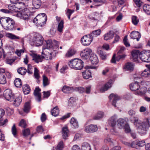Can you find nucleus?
Masks as SVG:
<instances>
[{"label":"nucleus","instance_id":"obj_4","mask_svg":"<svg viewBox=\"0 0 150 150\" xmlns=\"http://www.w3.org/2000/svg\"><path fill=\"white\" fill-rule=\"evenodd\" d=\"M83 61L79 59H74L71 60L69 62V66L72 69L80 70L83 67Z\"/></svg>","mask_w":150,"mask_h":150},{"label":"nucleus","instance_id":"obj_62","mask_svg":"<svg viewBox=\"0 0 150 150\" xmlns=\"http://www.w3.org/2000/svg\"><path fill=\"white\" fill-rule=\"evenodd\" d=\"M127 36L126 35L124 37L123 41L124 44L126 46V47H128L130 46V44L129 42L127 41Z\"/></svg>","mask_w":150,"mask_h":150},{"label":"nucleus","instance_id":"obj_33","mask_svg":"<svg viewBox=\"0 0 150 150\" xmlns=\"http://www.w3.org/2000/svg\"><path fill=\"white\" fill-rule=\"evenodd\" d=\"M6 36L8 38L11 40H19L20 38L18 36L10 33H8L6 34Z\"/></svg>","mask_w":150,"mask_h":150},{"label":"nucleus","instance_id":"obj_19","mask_svg":"<svg viewBox=\"0 0 150 150\" xmlns=\"http://www.w3.org/2000/svg\"><path fill=\"white\" fill-rule=\"evenodd\" d=\"M11 131L12 133L15 137L17 138H18L19 131L15 124H13L11 129Z\"/></svg>","mask_w":150,"mask_h":150},{"label":"nucleus","instance_id":"obj_16","mask_svg":"<svg viewBox=\"0 0 150 150\" xmlns=\"http://www.w3.org/2000/svg\"><path fill=\"white\" fill-rule=\"evenodd\" d=\"M109 98L110 100L112 99V105L116 107V102L120 100V98L117 94L111 93L109 96Z\"/></svg>","mask_w":150,"mask_h":150},{"label":"nucleus","instance_id":"obj_46","mask_svg":"<svg viewBox=\"0 0 150 150\" xmlns=\"http://www.w3.org/2000/svg\"><path fill=\"white\" fill-rule=\"evenodd\" d=\"M8 8L10 12V13H13L14 12H16L18 11L17 9L18 8H16L15 5H9L8 6Z\"/></svg>","mask_w":150,"mask_h":150},{"label":"nucleus","instance_id":"obj_23","mask_svg":"<svg viewBox=\"0 0 150 150\" xmlns=\"http://www.w3.org/2000/svg\"><path fill=\"white\" fill-rule=\"evenodd\" d=\"M140 53L139 50H134L132 52V57L134 61L136 62L138 60V59L139 58Z\"/></svg>","mask_w":150,"mask_h":150},{"label":"nucleus","instance_id":"obj_57","mask_svg":"<svg viewBox=\"0 0 150 150\" xmlns=\"http://www.w3.org/2000/svg\"><path fill=\"white\" fill-rule=\"evenodd\" d=\"M132 23L135 25H137L139 22V20L137 19V17L135 16H133L132 18Z\"/></svg>","mask_w":150,"mask_h":150},{"label":"nucleus","instance_id":"obj_42","mask_svg":"<svg viewBox=\"0 0 150 150\" xmlns=\"http://www.w3.org/2000/svg\"><path fill=\"white\" fill-rule=\"evenodd\" d=\"M143 8L144 11L147 15H150V5L145 4L144 5Z\"/></svg>","mask_w":150,"mask_h":150},{"label":"nucleus","instance_id":"obj_10","mask_svg":"<svg viewBox=\"0 0 150 150\" xmlns=\"http://www.w3.org/2000/svg\"><path fill=\"white\" fill-rule=\"evenodd\" d=\"M4 96L7 100L10 102L13 101L15 99L14 94L12 91L10 89H6L4 91L3 93Z\"/></svg>","mask_w":150,"mask_h":150},{"label":"nucleus","instance_id":"obj_28","mask_svg":"<svg viewBox=\"0 0 150 150\" xmlns=\"http://www.w3.org/2000/svg\"><path fill=\"white\" fill-rule=\"evenodd\" d=\"M91 71L89 69H86L82 72L83 78L85 79H88L91 77Z\"/></svg>","mask_w":150,"mask_h":150},{"label":"nucleus","instance_id":"obj_58","mask_svg":"<svg viewBox=\"0 0 150 150\" xmlns=\"http://www.w3.org/2000/svg\"><path fill=\"white\" fill-rule=\"evenodd\" d=\"M36 131L38 133H42L44 131L42 126L41 125L37 127Z\"/></svg>","mask_w":150,"mask_h":150},{"label":"nucleus","instance_id":"obj_6","mask_svg":"<svg viewBox=\"0 0 150 150\" xmlns=\"http://www.w3.org/2000/svg\"><path fill=\"white\" fill-rule=\"evenodd\" d=\"M20 11H22L21 12H18L16 15L17 17H19L21 19H24L25 20H28L29 19L30 16L31 14V12L30 10L28 9L24 8L19 7L18 8Z\"/></svg>","mask_w":150,"mask_h":150},{"label":"nucleus","instance_id":"obj_14","mask_svg":"<svg viewBox=\"0 0 150 150\" xmlns=\"http://www.w3.org/2000/svg\"><path fill=\"white\" fill-rule=\"evenodd\" d=\"M98 129V128L96 125L91 124L85 127L84 131L87 133H93L96 132Z\"/></svg>","mask_w":150,"mask_h":150},{"label":"nucleus","instance_id":"obj_24","mask_svg":"<svg viewBox=\"0 0 150 150\" xmlns=\"http://www.w3.org/2000/svg\"><path fill=\"white\" fill-rule=\"evenodd\" d=\"M134 66V64L133 63L128 62L125 64L124 67V69L127 71H131L133 70Z\"/></svg>","mask_w":150,"mask_h":150},{"label":"nucleus","instance_id":"obj_15","mask_svg":"<svg viewBox=\"0 0 150 150\" xmlns=\"http://www.w3.org/2000/svg\"><path fill=\"white\" fill-rule=\"evenodd\" d=\"M56 20L58 23L57 30L59 32L61 33L63 30L64 21L62 19L61 17L58 16L56 17Z\"/></svg>","mask_w":150,"mask_h":150},{"label":"nucleus","instance_id":"obj_29","mask_svg":"<svg viewBox=\"0 0 150 150\" xmlns=\"http://www.w3.org/2000/svg\"><path fill=\"white\" fill-rule=\"evenodd\" d=\"M112 80H110L109 81L106 83L100 89L101 92L107 91L109 88L111 86V83L112 82Z\"/></svg>","mask_w":150,"mask_h":150},{"label":"nucleus","instance_id":"obj_40","mask_svg":"<svg viewBox=\"0 0 150 150\" xmlns=\"http://www.w3.org/2000/svg\"><path fill=\"white\" fill-rule=\"evenodd\" d=\"M13 104L16 106L19 105L22 100V97L18 96L16 97L15 100H14Z\"/></svg>","mask_w":150,"mask_h":150},{"label":"nucleus","instance_id":"obj_3","mask_svg":"<svg viewBox=\"0 0 150 150\" xmlns=\"http://www.w3.org/2000/svg\"><path fill=\"white\" fill-rule=\"evenodd\" d=\"M53 53V52L49 53V55H47L42 52V54L45 55L44 56L35 53V52L32 51L30 53V55L32 57V60L36 63H39L42 62L45 57L47 58V59H52V57L54 56Z\"/></svg>","mask_w":150,"mask_h":150},{"label":"nucleus","instance_id":"obj_47","mask_svg":"<svg viewBox=\"0 0 150 150\" xmlns=\"http://www.w3.org/2000/svg\"><path fill=\"white\" fill-rule=\"evenodd\" d=\"M103 113L101 111L98 112V113L94 117L93 119L95 120H98L102 118L103 116Z\"/></svg>","mask_w":150,"mask_h":150},{"label":"nucleus","instance_id":"obj_8","mask_svg":"<svg viewBox=\"0 0 150 150\" xmlns=\"http://www.w3.org/2000/svg\"><path fill=\"white\" fill-rule=\"evenodd\" d=\"M31 108V102L29 101L25 102L22 109H19L18 110L20 115L23 116H25L30 112Z\"/></svg>","mask_w":150,"mask_h":150},{"label":"nucleus","instance_id":"obj_61","mask_svg":"<svg viewBox=\"0 0 150 150\" xmlns=\"http://www.w3.org/2000/svg\"><path fill=\"white\" fill-rule=\"evenodd\" d=\"M99 54L100 58L102 59H105L106 58V54L102 51L100 50L99 52Z\"/></svg>","mask_w":150,"mask_h":150},{"label":"nucleus","instance_id":"obj_11","mask_svg":"<svg viewBox=\"0 0 150 150\" xmlns=\"http://www.w3.org/2000/svg\"><path fill=\"white\" fill-rule=\"evenodd\" d=\"M92 52V51L91 49L86 48L81 52L80 53V56L82 59L87 60L89 58Z\"/></svg>","mask_w":150,"mask_h":150},{"label":"nucleus","instance_id":"obj_49","mask_svg":"<svg viewBox=\"0 0 150 150\" xmlns=\"http://www.w3.org/2000/svg\"><path fill=\"white\" fill-rule=\"evenodd\" d=\"M64 143L62 141L60 142L57 145L56 147L55 148L57 150H62L64 148Z\"/></svg>","mask_w":150,"mask_h":150},{"label":"nucleus","instance_id":"obj_25","mask_svg":"<svg viewBox=\"0 0 150 150\" xmlns=\"http://www.w3.org/2000/svg\"><path fill=\"white\" fill-rule=\"evenodd\" d=\"M90 59L92 64H97L98 62V59L97 55L95 54H91Z\"/></svg>","mask_w":150,"mask_h":150},{"label":"nucleus","instance_id":"obj_56","mask_svg":"<svg viewBox=\"0 0 150 150\" xmlns=\"http://www.w3.org/2000/svg\"><path fill=\"white\" fill-rule=\"evenodd\" d=\"M6 112L8 115L11 116L14 113V111L13 109L8 107L6 109Z\"/></svg>","mask_w":150,"mask_h":150},{"label":"nucleus","instance_id":"obj_13","mask_svg":"<svg viewBox=\"0 0 150 150\" xmlns=\"http://www.w3.org/2000/svg\"><path fill=\"white\" fill-rule=\"evenodd\" d=\"M139 58L145 62H150V52H146L141 53L139 55Z\"/></svg>","mask_w":150,"mask_h":150},{"label":"nucleus","instance_id":"obj_34","mask_svg":"<svg viewBox=\"0 0 150 150\" xmlns=\"http://www.w3.org/2000/svg\"><path fill=\"white\" fill-rule=\"evenodd\" d=\"M17 71L19 74L22 75H24L27 72V70L24 67H20L17 69Z\"/></svg>","mask_w":150,"mask_h":150},{"label":"nucleus","instance_id":"obj_27","mask_svg":"<svg viewBox=\"0 0 150 150\" xmlns=\"http://www.w3.org/2000/svg\"><path fill=\"white\" fill-rule=\"evenodd\" d=\"M34 76L35 78L37 79V83H39L40 82V76L39 71L38 68L36 67L34 68Z\"/></svg>","mask_w":150,"mask_h":150},{"label":"nucleus","instance_id":"obj_41","mask_svg":"<svg viewBox=\"0 0 150 150\" xmlns=\"http://www.w3.org/2000/svg\"><path fill=\"white\" fill-rule=\"evenodd\" d=\"M53 46V44L51 40H48L47 41L45 45V49H49L52 48Z\"/></svg>","mask_w":150,"mask_h":150},{"label":"nucleus","instance_id":"obj_53","mask_svg":"<svg viewBox=\"0 0 150 150\" xmlns=\"http://www.w3.org/2000/svg\"><path fill=\"white\" fill-rule=\"evenodd\" d=\"M42 93H43V96L42 97L43 98H47L50 95L51 91L49 90L47 91H43Z\"/></svg>","mask_w":150,"mask_h":150},{"label":"nucleus","instance_id":"obj_21","mask_svg":"<svg viewBox=\"0 0 150 150\" xmlns=\"http://www.w3.org/2000/svg\"><path fill=\"white\" fill-rule=\"evenodd\" d=\"M130 89L132 91H135L139 90L140 88V86L139 82L136 81L131 83L129 85Z\"/></svg>","mask_w":150,"mask_h":150},{"label":"nucleus","instance_id":"obj_45","mask_svg":"<svg viewBox=\"0 0 150 150\" xmlns=\"http://www.w3.org/2000/svg\"><path fill=\"white\" fill-rule=\"evenodd\" d=\"M101 30L100 29L97 30L92 31V33L90 34L93 39V37H96L98 35H99L100 33Z\"/></svg>","mask_w":150,"mask_h":150},{"label":"nucleus","instance_id":"obj_44","mask_svg":"<svg viewBox=\"0 0 150 150\" xmlns=\"http://www.w3.org/2000/svg\"><path fill=\"white\" fill-rule=\"evenodd\" d=\"M70 123L75 127H78L79 126V124L77 120L74 118L72 117L71 119Z\"/></svg>","mask_w":150,"mask_h":150},{"label":"nucleus","instance_id":"obj_26","mask_svg":"<svg viewBox=\"0 0 150 150\" xmlns=\"http://www.w3.org/2000/svg\"><path fill=\"white\" fill-rule=\"evenodd\" d=\"M42 83L43 86L45 87L48 86L50 84V80L48 79L47 76L45 74H44L42 76Z\"/></svg>","mask_w":150,"mask_h":150},{"label":"nucleus","instance_id":"obj_51","mask_svg":"<svg viewBox=\"0 0 150 150\" xmlns=\"http://www.w3.org/2000/svg\"><path fill=\"white\" fill-rule=\"evenodd\" d=\"M27 66V72L29 74H32L33 72V66L30 64H28Z\"/></svg>","mask_w":150,"mask_h":150},{"label":"nucleus","instance_id":"obj_43","mask_svg":"<svg viewBox=\"0 0 150 150\" xmlns=\"http://www.w3.org/2000/svg\"><path fill=\"white\" fill-rule=\"evenodd\" d=\"M23 135L24 137H27L30 134V131L29 128L24 129L22 131Z\"/></svg>","mask_w":150,"mask_h":150},{"label":"nucleus","instance_id":"obj_52","mask_svg":"<svg viewBox=\"0 0 150 150\" xmlns=\"http://www.w3.org/2000/svg\"><path fill=\"white\" fill-rule=\"evenodd\" d=\"M75 53V51L74 49H70L68 50L66 53V56L71 57L74 55Z\"/></svg>","mask_w":150,"mask_h":150},{"label":"nucleus","instance_id":"obj_2","mask_svg":"<svg viewBox=\"0 0 150 150\" xmlns=\"http://www.w3.org/2000/svg\"><path fill=\"white\" fill-rule=\"evenodd\" d=\"M131 121L137 128L138 132L142 134H145L149 127H150L149 120L147 118L142 122L137 117H134L133 120H131Z\"/></svg>","mask_w":150,"mask_h":150},{"label":"nucleus","instance_id":"obj_7","mask_svg":"<svg viewBox=\"0 0 150 150\" xmlns=\"http://www.w3.org/2000/svg\"><path fill=\"white\" fill-rule=\"evenodd\" d=\"M117 116L116 115H114L111 117L108 120V124L111 126L112 128L111 129V133L114 135H117L118 131L115 128L117 122Z\"/></svg>","mask_w":150,"mask_h":150},{"label":"nucleus","instance_id":"obj_36","mask_svg":"<svg viewBox=\"0 0 150 150\" xmlns=\"http://www.w3.org/2000/svg\"><path fill=\"white\" fill-rule=\"evenodd\" d=\"M17 57H13V58L7 57L5 59V62L7 64L11 65L17 59Z\"/></svg>","mask_w":150,"mask_h":150},{"label":"nucleus","instance_id":"obj_9","mask_svg":"<svg viewBox=\"0 0 150 150\" xmlns=\"http://www.w3.org/2000/svg\"><path fill=\"white\" fill-rule=\"evenodd\" d=\"M43 40L44 38L41 35L38 33H36L34 35L33 41L36 46H39L43 44Z\"/></svg>","mask_w":150,"mask_h":150},{"label":"nucleus","instance_id":"obj_22","mask_svg":"<svg viewBox=\"0 0 150 150\" xmlns=\"http://www.w3.org/2000/svg\"><path fill=\"white\" fill-rule=\"evenodd\" d=\"M21 6H23L22 9L27 8L29 10L30 9H31V8H33V7H32V4L31 2L29 1H26L25 3H21L20 4Z\"/></svg>","mask_w":150,"mask_h":150},{"label":"nucleus","instance_id":"obj_64","mask_svg":"<svg viewBox=\"0 0 150 150\" xmlns=\"http://www.w3.org/2000/svg\"><path fill=\"white\" fill-rule=\"evenodd\" d=\"M136 113L135 110L133 109H131L128 111V114L131 116H134L135 115Z\"/></svg>","mask_w":150,"mask_h":150},{"label":"nucleus","instance_id":"obj_20","mask_svg":"<svg viewBox=\"0 0 150 150\" xmlns=\"http://www.w3.org/2000/svg\"><path fill=\"white\" fill-rule=\"evenodd\" d=\"M117 126L120 129L124 128V127L127 123L126 121L122 118H119L117 120Z\"/></svg>","mask_w":150,"mask_h":150},{"label":"nucleus","instance_id":"obj_17","mask_svg":"<svg viewBox=\"0 0 150 150\" xmlns=\"http://www.w3.org/2000/svg\"><path fill=\"white\" fill-rule=\"evenodd\" d=\"M41 89L38 86H37L34 91V94L36 97L38 101H41L42 100L40 91Z\"/></svg>","mask_w":150,"mask_h":150},{"label":"nucleus","instance_id":"obj_60","mask_svg":"<svg viewBox=\"0 0 150 150\" xmlns=\"http://www.w3.org/2000/svg\"><path fill=\"white\" fill-rule=\"evenodd\" d=\"M139 83H140L142 85L144 86H148L150 84V82L146 81L143 80L141 82H139Z\"/></svg>","mask_w":150,"mask_h":150},{"label":"nucleus","instance_id":"obj_59","mask_svg":"<svg viewBox=\"0 0 150 150\" xmlns=\"http://www.w3.org/2000/svg\"><path fill=\"white\" fill-rule=\"evenodd\" d=\"M126 133H127L130 132L131 130L128 124L127 123L124 127Z\"/></svg>","mask_w":150,"mask_h":150},{"label":"nucleus","instance_id":"obj_5","mask_svg":"<svg viewBox=\"0 0 150 150\" xmlns=\"http://www.w3.org/2000/svg\"><path fill=\"white\" fill-rule=\"evenodd\" d=\"M47 19V16L45 13H40L34 18L33 22L36 25L42 26L46 23Z\"/></svg>","mask_w":150,"mask_h":150},{"label":"nucleus","instance_id":"obj_18","mask_svg":"<svg viewBox=\"0 0 150 150\" xmlns=\"http://www.w3.org/2000/svg\"><path fill=\"white\" fill-rule=\"evenodd\" d=\"M131 38L133 39H136L137 41L139 40L141 35L137 31H133L132 32L130 35Z\"/></svg>","mask_w":150,"mask_h":150},{"label":"nucleus","instance_id":"obj_38","mask_svg":"<svg viewBox=\"0 0 150 150\" xmlns=\"http://www.w3.org/2000/svg\"><path fill=\"white\" fill-rule=\"evenodd\" d=\"M150 75V70L148 68L144 70L141 74V76L144 77H148Z\"/></svg>","mask_w":150,"mask_h":150},{"label":"nucleus","instance_id":"obj_54","mask_svg":"<svg viewBox=\"0 0 150 150\" xmlns=\"http://www.w3.org/2000/svg\"><path fill=\"white\" fill-rule=\"evenodd\" d=\"M44 139L45 140H47L48 142L52 143L53 142L52 140V135L50 134H47L44 136Z\"/></svg>","mask_w":150,"mask_h":150},{"label":"nucleus","instance_id":"obj_39","mask_svg":"<svg viewBox=\"0 0 150 150\" xmlns=\"http://www.w3.org/2000/svg\"><path fill=\"white\" fill-rule=\"evenodd\" d=\"M81 150H91V148L89 144L87 142H84L82 145Z\"/></svg>","mask_w":150,"mask_h":150},{"label":"nucleus","instance_id":"obj_12","mask_svg":"<svg viewBox=\"0 0 150 150\" xmlns=\"http://www.w3.org/2000/svg\"><path fill=\"white\" fill-rule=\"evenodd\" d=\"M93 40L90 35H86L82 38L81 42L84 46H88L91 44Z\"/></svg>","mask_w":150,"mask_h":150},{"label":"nucleus","instance_id":"obj_37","mask_svg":"<svg viewBox=\"0 0 150 150\" xmlns=\"http://www.w3.org/2000/svg\"><path fill=\"white\" fill-rule=\"evenodd\" d=\"M18 126L22 128H25L27 127L26 120L24 119H21L18 123Z\"/></svg>","mask_w":150,"mask_h":150},{"label":"nucleus","instance_id":"obj_1","mask_svg":"<svg viewBox=\"0 0 150 150\" xmlns=\"http://www.w3.org/2000/svg\"><path fill=\"white\" fill-rule=\"evenodd\" d=\"M0 23L3 27L9 30H14L17 29L20 30L21 26L15 23L12 18L6 17H2L0 18Z\"/></svg>","mask_w":150,"mask_h":150},{"label":"nucleus","instance_id":"obj_50","mask_svg":"<svg viewBox=\"0 0 150 150\" xmlns=\"http://www.w3.org/2000/svg\"><path fill=\"white\" fill-rule=\"evenodd\" d=\"M33 4L34 6L39 8L41 4V0H33Z\"/></svg>","mask_w":150,"mask_h":150},{"label":"nucleus","instance_id":"obj_55","mask_svg":"<svg viewBox=\"0 0 150 150\" xmlns=\"http://www.w3.org/2000/svg\"><path fill=\"white\" fill-rule=\"evenodd\" d=\"M138 140H136L132 142L131 144V147L133 148H138L139 147L138 144Z\"/></svg>","mask_w":150,"mask_h":150},{"label":"nucleus","instance_id":"obj_48","mask_svg":"<svg viewBox=\"0 0 150 150\" xmlns=\"http://www.w3.org/2000/svg\"><path fill=\"white\" fill-rule=\"evenodd\" d=\"M6 82V76L4 75L0 74V83L5 84Z\"/></svg>","mask_w":150,"mask_h":150},{"label":"nucleus","instance_id":"obj_63","mask_svg":"<svg viewBox=\"0 0 150 150\" xmlns=\"http://www.w3.org/2000/svg\"><path fill=\"white\" fill-rule=\"evenodd\" d=\"M75 99L73 97H71L68 101L69 105L71 106L75 102Z\"/></svg>","mask_w":150,"mask_h":150},{"label":"nucleus","instance_id":"obj_35","mask_svg":"<svg viewBox=\"0 0 150 150\" xmlns=\"http://www.w3.org/2000/svg\"><path fill=\"white\" fill-rule=\"evenodd\" d=\"M14 83L16 87L20 88L22 86V81L19 78H16L14 81Z\"/></svg>","mask_w":150,"mask_h":150},{"label":"nucleus","instance_id":"obj_32","mask_svg":"<svg viewBox=\"0 0 150 150\" xmlns=\"http://www.w3.org/2000/svg\"><path fill=\"white\" fill-rule=\"evenodd\" d=\"M23 91L25 94H29L30 91V87L28 84L24 85L23 86Z\"/></svg>","mask_w":150,"mask_h":150},{"label":"nucleus","instance_id":"obj_31","mask_svg":"<svg viewBox=\"0 0 150 150\" xmlns=\"http://www.w3.org/2000/svg\"><path fill=\"white\" fill-rule=\"evenodd\" d=\"M114 33L113 32L110 31L108 33L105 34L104 35V39L106 40L112 39L113 38Z\"/></svg>","mask_w":150,"mask_h":150},{"label":"nucleus","instance_id":"obj_30","mask_svg":"<svg viewBox=\"0 0 150 150\" xmlns=\"http://www.w3.org/2000/svg\"><path fill=\"white\" fill-rule=\"evenodd\" d=\"M59 109L57 106L53 108L51 110V113L52 115L54 116H58L59 113Z\"/></svg>","mask_w":150,"mask_h":150}]
</instances>
